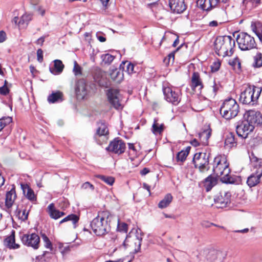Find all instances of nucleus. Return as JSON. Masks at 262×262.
Masks as SVG:
<instances>
[{"label":"nucleus","instance_id":"f257e3e1","mask_svg":"<svg viewBox=\"0 0 262 262\" xmlns=\"http://www.w3.org/2000/svg\"><path fill=\"white\" fill-rule=\"evenodd\" d=\"M213 170L214 173L220 177L224 183L232 184L235 182L234 178L229 174L230 169L225 155H219L214 158Z\"/></svg>","mask_w":262,"mask_h":262},{"label":"nucleus","instance_id":"f03ea898","mask_svg":"<svg viewBox=\"0 0 262 262\" xmlns=\"http://www.w3.org/2000/svg\"><path fill=\"white\" fill-rule=\"evenodd\" d=\"M235 41L230 36L217 37L214 42L215 52L223 57L230 56L233 53Z\"/></svg>","mask_w":262,"mask_h":262},{"label":"nucleus","instance_id":"7ed1b4c3","mask_svg":"<svg viewBox=\"0 0 262 262\" xmlns=\"http://www.w3.org/2000/svg\"><path fill=\"white\" fill-rule=\"evenodd\" d=\"M108 213L102 212L98 213L91 223V227L94 233L101 236L105 234L110 230V226L108 223Z\"/></svg>","mask_w":262,"mask_h":262},{"label":"nucleus","instance_id":"20e7f679","mask_svg":"<svg viewBox=\"0 0 262 262\" xmlns=\"http://www.w3.org/2000/svg\"><path fill=\"white\" fill-rule=\"evenodd\" d=\"M261 92V88L249 86L241 93L239 101L243 104L253 105L257 103Z\"/></svg>","mask_w":262,"mask_h":262},{"label":"nucleus","instance_id":"39448f33","mask_svg":"<svg viewBox=\"0 0 262 262\" xmlns=\"http://www.w3.org/2000/svg\"><path fill=\"white\" fill-rule=\"evenodd\" d=\"M239 112V106L232 98L225 100L220 108V113L226 119H230L236 117Z\"/></svg>","mask_w":262,"mask_h":262},{"label":"nucleus","instance_id":"423d86ee","mask_svg":"<svg viewBox=\"0 0 262 262\" xmlns=\"http://www.w3.org/2000/svg\"><path fill=\"white\" fill-rule=\"evenodd\" d=\"M236 41L239 48L243 51L252 49L256 46L254 38L246 33H239L236 37Z\"/></svg>","mask_w":262,"mask_h":262},{"label":"nucleus","instance_id":"0eeeda50","mask_svg":"<svg viewBox=\"0 0 262 262\" xmlns=\"http://www.w3.org/2000/svg\"><path fill=\"white\" fill-rule=\"evenodd\" d=\"M22 243L26 246L38 249L40 245V237L38 234L32 233L23 234L20 235Z\"/></svg>","mask_w":262,"mask_h":262},{"label":"nucleus","instance_id":"6e6552de","mask_svg":"<svg viewBox=\"0 0 262 262\" xmlns=\"http://www.w3.org/2000/svg\"><path fill=\"white\" fill-rule=\"evenodd\" d=\"M193 162L195 168H198L200 171L203 172L208 169L209 155L205 152L196 153L194 155Z\"/></svg>","mask_w":262,"mask_h":262},{"label":"nucleus","instance_id":"1a4fd4ad","mask_svg":"<svg viewBox=\"0 0 262 262\" xmlns=\"http://www.w3.org/2000/svg\"><path fill=\"white\" fill-rule=\"evenodd\" d=\"M165 99L174 105H177L181 100V91L179 89H172L170 87L163 88Z\"/></svg>","mask_w":262,"mask_h":262},{"label":"nucleus","instance_id":"9d476101","mask_svg":"<svg viewBox=\"0 0 262 262\" xmlns=\"http://www.w3.org/2000/svg\"><path fill=\"white\" fill-rule=\"evenodd\" d=\"M254 128L253 125L244 119V120L238 122L236 127V133L238 136L246 138Z\"/></svg>","mask_w":262,"mask_h":262},{"label":"nucleus","instance_id":"9b49d317","mask_svg":"<svg viewBox=\"0 0 262 262\" xmlns=\"http://www.w3.org/2000/svg\"><path fill=\"white\" fill-rule=\"evenodd\" d=\"M107 96L110 103L116 109L122 108L120 102L121 95L118 90L110 89L107 91Z\"/></svg>","mask_w":262,"mask_h":262},{"label":"nucleus","instance_id":"f8f14e48","mask_svg":"<svg viewBox=\"0 0 262 262\" xmlns=\"http://www.w3.org/2000/svg\"><path fill=\"white\" fill-rule=\"evenodd\" d=\"M244 119L254 127L255 125H259L262 123V116L261 113L255 110L247 111L245 115Z\"/></svg>","mask_w":262,"mask_h":262},{"label":"nucleus","instance_id":"ddd939ff","mask_svg":"<svg viewBox=\"0 0 262 262\" xmlns=\"http://www.w3.org/2000/svg\"><path fill=\"white\" fill-rule=\"evenodd\" d=\"M125 149V143L118 138L115 139L110 142L106 149L114 154H121L124 152Z\"/></svg>","mask_w":262,"mask_h":262},{"label":"nucleus","instance_id":"4468645a","mask_svg":"<svg viewBox=\"0 0 262 262\" xmlns=\"http://www.w3.org/2000/svg\"><path fill=\"white\" fill-rule=\"evenodd\" d=\"M88 92V86L85 80L83 79L78 80L75 86L77 98L79 100L83 99L87 95Z\"/></svg>","mask_w":262,"mask_h":262},{"label":"nucleus","instance_id":"2eb2a0df","mask_svg":"<svg viewBox=\"0 0 262 262\" xmlns=\"http://www.w3.org/2000/svg\"><path fill=\"white\" fill-rule=\"evenodd\" d=\"M169 5L174 13H181L186 9L184 0H169Z\"/></svg>","mask_w":262,"mask_h":262},{"label":"nucleus","instance_id":"dca6fc26","mask_svg":"<svg viewBox=\"0 0 262 262\" xmlns=\"http://www.w3.org/2000/svg\"><path fill=\"white\" fill-rule=\"evenodd\" d=\"M262 177V169L258 168L255 173L251 174L247 179V183L250 187L256 186L260 182Z\"/></svg>","mask_w":262,"mask_h":262},{"label":"nucleus","instance_id":"f3484780","mask_svg":"<svg viewBox=\"0 0 262 262\" xmlns=\"http://www.w3.org/2000/svg\"><path fill=\"white\" fill-rule=\"evenodd\" d=\"M230 194L229 192H224L220 193V195L215 199L217 207L219 208L225 207L230 202Z\"/></svg>","mask_w":262,"mask_h":262},{"label":"nucleus","instance_id":"a211bd4d","mask_svg":"<svg viewBox=\"0 0 262 262\" xmlns=\"http://www.w3.org/2000/svg\"><path fill=\"white\" fill-rule=\"evenodd\" d=\"M142 239L141 236L135 235L132 236L131 235H127L123 245L125 248H126L128 246H132V244L134 243L135 246L137 245L138 250H139L140 249Z\"/></svg>","mask_w":262,"mask_h":262},{"label":"nucleus","instance_id":"6ab92c4d","mask_svg":"<svg viewBox=\"0 0 262 262\" xmlns=\"http://www.w3.org/2000/svg\"><path fill=\"white\" fill-rule=\"evenodd\" d=\"M217 2V0H198L196 5L201 9L208 11L214 7Z\"/></svg>","mask_w":262,"mask_h":262},{"label":"nucleus","instance_id":"aec40b11","mask_svg":"<svg viewBox=\"0 0 262 262\" xmlns=\"http://www.w3.org/2000/svg\"><path fill=\"white\" fill-rule=\"evenodd\" d=\"M16 198L15 188L13 187L6 194L5 206L7 209L12 207Z\"/></svg>","mask_w":262,"mask_h":262},{"label":"nucleus","instance_id":"412c9836","mask_svg":"<svg viewBox=\"0 0 262 262\" xmlns=\"http://www.w3.org/2000/svg\"><path fill=\"white\" fill-rule=\"evenodd\" d=\"M223 253L216 250H210L207 255V259L210 262H221L223 258Z\"/></svg>","mask_w":262,"mask_h":262},{"label":"nucleus","instance_id":"4be33fe9","mask_svg":"<svg viewBox=\"0 0 262 262\" xmlns=\"http://www.w3.org/2000/svg\"><path fill=\"white\" fill-rule=\"evenodd\" d=\"M21 187L24 194L28 200L31 201H34L36 200V197L34 194V191L28 184H21Z\"/></svg>","mask_w":262,"mask_h":262},{"label":"nucleus","instance_id":"5701e85b","mask_svg":"<svg viewBox=\"0 0 262 262\" xmlns=\"http://www.w3.org/2000/svg\"><path fill=\"white\" fill-rule=\"evenodd\" d=\"M47 209L50 217L55 220H57L65 215L64 212L60 211L58 210L55 209L54 205L53 203L50 204L48 206Z\"/></svg>","mask_w":262,"mask_h":262},{"label":"nucleus","instance_id":"b1692460","mask_svg":"<svg viewBox=\"0 0 262 262\" xmlns=\"http://www.w3.org/2000/svg\"><path fill=\"white\" fill-rule=\"evenodd\" d=\"M191 86L193 90L196 88H199V90H201L203 87L200 75L197 72H194L192 75Z\"/></svg>","mask_w":262,"mask_h":262},{"label":"nucleus","instance_id":"393cba45","mask_svg":"<svg viewBox=\"0 0 262 262\" xmlns=\"http://www.w3.org/2000/svg\"><path fill=\"white\" fill-rule=\"evenodd\" d=\"M5 245L10 249H17L19 245L15 242V231L12 230L10 236H8L5 240Z\"/></svg>","mask_w":262,"mask_h":262},{"label":"nucleus","instance_id":"a878e982","mask_svg":"<svg viewBox=\"0 0 262 262\" xmlns=\"http://www.w3.org/2000/svg\"><path fill=\"white\" fill-rule=\"evenodd\" d=\"M217 179L212 176H209L206 178L204 181V186L206 191H210L212 188L216 185Z\"/></svg>","mask_w":262,"mask_h":262},{"label":"nucleus","instance_id":"bb28decb","mask_svg":"<svg viewBox=\"0 0 262 262\" xmlns=\"http://www.w3.org/2000/svg\"><path fill=\"white\" fill-rule=\"evenodd\" d=\"M63 100V94L60 91L53 92L48 97L50 103L61 102Z\"/></svg>","mask_w":262,"mask_h":262},{"label":"nucleus","instance_id":"cd10ccee","mask_svg":"<svg viewBox=\"0 0 262 262\" xmlns=\"http://www.w3.org/2000/svg\"><path fill=\"white\" fill-rule=\"evenodd\" d=\"M110 76L113 80L120 83L123 79V73L120 70L115 69L113 70L110 74Z\"/></svg>","mask_w":262,"mask_h":262},{"label":"nucleus","instance_id":"c85d7f7f","mask_svg":"<svg viewBox=\"0 0 262 262\" xmlns=\"http://www.w3.org/2000/svg\"><path fill=\"white\" fill-rule=\"evenodd\" d=\"M54 68L53 69L50 68V72L53 74L56 75L61 73L63 69L64 65L62 61L60 60H54Z\"/></svg>","mask_w":262,"mask_h":262},{"label":"nucleus","instance_id":"c756f323","mask_svg":"<svg viewBox=\"0 0 262 262\" xmlns=\"http://www.w3.org/2000/svg\"><path fill=\"white\" fill-rule=\"evenodd\" d=\"M98 128L96 132V135L99 136H105L108 134V130L107 125L102 122L98 123Z\"/></svg>","mask_w":262,"mask_h":262},{"label":"nucleus","instance_id":"7c9ffc66","mask_svg":"<svg viewBox=\"0 0 262 262\" xmlns=\"http://www.w3.org/2000/svg\"><path fill=\"white\" fill-rule=\"evenodd\" d=\"M253 31L256 33L259 39L262 43V24L256 22L251 25Z\"/></svg>","mask_w":262,"mask_h":262},{"label":"nucleus","instance_id":"2f4dec72","mask_svg":"<svg viewBox=\"0 0 262 262\" xmlns=\"http://www.w3.org/2000/svg\"><path fill=\"white\" fill-rule=\"evenodd\" d=\"M172 196L171 194H167L163 200H162L158 204V207L160 208L163 209L167 207L172 200Z\"/></svg>","mask_w":262,"mask_h":262},{"label":"nucleus","instance_id":"473e14b6","mask_svg":"<svg viewBox=\"0 0 262 262\" xmlns=\"http://www.w3.org/2000/svg\"><path fill=\"white\" fill-rule=\"evenodd\" d=\"M79 217L74 214H71L69 215H68L67 217L61 220L59 222V224H62L63 223L68 222V221H72V223L73 224V227L74 228H75L76 227V223L79 221Z\"/></svg>","mask_w":262,"mask_h":262},{"label":"nucleus","instance_id":"72a5a7b5","mask_svg":"<svg viewBox=\"0 0 262 262\" xmlns=\"http://www.w3.org/2000/svg\"><path fill=\"white\" fill-rule=\"evenodd\" d=\"M164 130V125L163 124H159L157 122V120L154 119V123L152 125V132L155 135L161 134Z\"/></svg>","mask_w":262,"mask_h":262},{"label":"nucleus","instance_id":"f704fd0d","mask_svg":"<svg viewBox=\"0 0 262 262\" xmlns=\"http://www.w3.org/2000/svg\"><path fill=\"white\" fill-rule=\"evenodd\" d=\"M120 68L124 69L125 71L128 74H132L134 73V65L127 61H123L120 66Z\"/></svg>","mask_w":262,"mask_h":262},{"label":"nucleus","instance_id":"c9c22d12","mask_svg":"<svg viewBox=\"0 0 262 262\" xmlns=\"http://www.w3.org/2000/svg\"><path fill=\"white\" fill-rule=\"evenodd\" d=\"M29 211V210L26 209L20 210L17 209L15 214L19 220L21 221H25L28 219Z\"/></svg>","mask_w":262,"mask_h":262},{"label":"nucleus","instance_id":"e433bc0d","mask_svg":"<svg viewBox=\"0 0 262 262\" xmlns=\"http://www.w3.org/2000/svg\"><path fill=\"white\" fill-rule=\"evenodd\" d=\"M210 136L211 130L210 129L205 130L199 134L200 140L204 144L207 143V141Z\"/></svg>","mask_w":262,"mask_h":262},{"label":"nucleus","instance_id":"4c0bfd02","mask_svg":"<svg viewBox=\"0 0 262 262\" xmlns=\"http://www.w3.org/2000/svg\"><path fill=\"white\" fill-rule=\"evenodd\" d=\"M32 16L30 14H24L20 18V20L18 22V25L22 27H26L29 22L31 20Z\"/></svg>","mask_w":262,"mask_h":262},{"label":"nucleus","instance_id":"58836bf2","mask_svg":"<svg viewBox=\"0 0 262 262\" xmlns=\"http://www.w3.org/2000/svg\"><path fill=\"white\" fill-rule=\"evenodd\" d=\"M252 66L254 68H260L262 66V54L257 53L253 57Z\"/></svg>","mask_w":262,"mask_h":262},{"label":"nucleus","instance_id":"ea45409f","mask_svg":"<svg viewBox=\"0 0 262 262\" xmlns=\"http://www.w3.org/2000/svg\"><path fill=\"white\" fill-rule=\"evenodd\" d=\"M235 143L234 135L231 133L228 134L225 141L226 146L231 147L234 146Z\"/></svg>","mask_w":262,"mask_h":262},{"label":"nucleus","instance_id":"a19ab883","mask_svg":"<svg viewBox=\"0 0 262 262\" xmlns=\"http://www.w3.org/2000/svg\"><path fill=\"white\" fill-rule=\"evenodd\" d=\"M108 185H112L114 183L115 179L113 177L110 176H105L103 175H97L96 176Z\"/></svg>","mask_w":262,"mask_h":262},{"label":"nucleus","instance_id":"79ce46f5","mask_svg":"<svg viewBox=\"0 0 262 262\" xmlns=\"http://www.w3.org/2000/svg\"><path fill=\"white\" fill-rule=\"evenodd\" d=\"M189 153V150L187 148L185 150H181L179 152L177 155L178 161L183 162L185 160Z\"/></svg>","mask_w":262,"mask_h":262},{"label":"nucleus","instance_id":"37998d69","mask_svg":"<svg viewBox=\"0 0 262 262\" xmlns=\"http://www.w3.org/2000/svg\"><path fill=\"white\" fill-rule=\"evenodd\" d=\"M101 58L102 59L103 62L105 64H110L114 60V59L115 58V56H113L110 54H106L102 55L101 56Z\"/></svg>","mask_w":262,"mask_h":262},{"label":"nucleus","instance_id":"c03bdc74","mask_svg":"<svg viewBox=\"0 0 262 262\" xmlns=\"http://www.w3.org/2000/svg\"><path fill=\"white\" fill-rule=\"evenodd\" d=\"M12 122V118L8 117L6 118H3L0 119V132L10 122Z\"/></svg>","mask_w":262,"mask_h":262},{"label":"nucleus","instance_id":"a18cd8bd","mask_svg":"<svg viewBox=\"0 0 262 262\" xmlns=\"http://www.w3.org/2000/svg\"><path fill=\"white\" fill-rule=\"evenodd\" d=\"M117 229L120 232L126 233L127 231V225L125 223L118 221Z\"/></svg>","mask_w":262,"mask_h":262},{"label":"nucleus","instance_id":"49530a36","mask_svg":"<svg viewBox=\"0 0 262 262\" xmlns=\"http://www.w3.org/2000/svg\"><path fill=\"white\" fill-rule=\"evenodd\" d=\"M42 239L45 243V246L47 248H49L51 250L52 249V245L49 238L43 234L42 235Z\"/></svg>","mask_w":262,"mask_h":262},{"label":"nucleus","instance_id":"de8ad7c7","mask_svg":"<svg viewBox=\"0 0 262 262\" xmlns=\"http://www.w3.org/2000/svg\"><path fill=\"white\" fill-rule=\"evenodd\" d=\"M229 63L234 68H241V63L238 58L236 57L232 60L229 61Z\"/></svg>","mask_w":262,"mask_h":262},{"label":"nucleus","instance_id":"09e8293b","mask_svg":"<svg viewBox=\"0 0 262 262\" xmlns=\"http://www.w3.org/2000/svg\"><path fill=\"white\" fill-rule=\"evenodd\" d=\"M73 72L76 75H80L81 74V67L78 64L76 61H74Z\"/></svg>","mask_w":262,"mask_h":262},{"label":"nucleus","instance_id":"8fccbe9b","mask_svg":"<svg viewBox=\"0 0 262 262\" xmlns=\"http://www.w3.org/2000/svg\"><path fill=\"white\" fill-rule=\"evenodd\" d=\"M221 63L220 61H214L211 65V70L213 72H216L219 70L220 68Z\"/></svg>","mask_w":262,"mask_h":262},{"label":"nucleus","instance_id":"3c124183","mask_svg":"<svg viewBox=\"0 0 262 262\" xmlns=\"http://www.w3.org/2000/svg\"><path fill=\"white\" fill-rule=\"evenodd\" d=\"M9 93V89L8 88L7 85H3L0 87V94L3 95H6Z\"/></svg>","mask_w":262,"mask_h":262},{"label":"nucleus","instance_id":"603ef678","mask_svg":"<svg viewBox=\"0 0 262 262\" xmlns=\"http://www.w3.org/2000/svg\"><path fill=\"white\" fill-rule=\"evenodd\" d=\"M37 56L38 61L40 62H42L43 60V51L41 49H39L37 50Z\"/></svg>","mask_w":262,"mask_h":262},{"label":"nucleus","instance_id":"864d4df0","mask_svg":"<svg viewBox=\"0 0 262 262\" xmlns=\"http://www.w3.org/2000/svg\"><path fill=\"white\" fill-rule=\"evenodd\" d=\"M81 187H82V188H83L84 189H86L89 188H90L92 190H94V186L92 184H91L90 183H89V182H85L84 183H83L82 184Z\"/></svg>","mask_w":262,"mask_h":262},{"label":"nucleus","instance_id":"5fc2aeb1","mask_svg":"<svg viewBox=\"0 0 262 262\" xmlns=\"http://www.w3.org/2000/svg\"><path fill=\"white\" fill-rule=\"evenodd\" d=\"M6 39V33L3 31H0V43H2L5 41Z\"/></svg>","mask_w":262,"mask_h":262},{"label":"nucleus","instance_id":"6e6d98bb","mask_svg":"<svg viewBox=\"0 0 262 262\" xmlns=\"http://www.w3.org/2000/svg\"><path fill=\"white\" fill-rule=\"evenodd\" d=\"M243 2H251L253 5L256 6L260 4V0H243Z\"/></svg>","mask_w":262,"mask_h":262},{"label":"nucleus","instance_id":"4d7b16f0","mask_svg":"<svg viewBox=\"0 0 262 262\" xmlns=\"http://www.w3.org/2000/svg\"><path fill=\"white\" fill-rule=\"evenodd\" d=\"M44 41H45V37H41L36 40V43L37 45H40V46H42L43 45V43Z\"/></svg>","mask_w":262,"mask_h":262},{"label":"nucleus","instance_id":"13d9d810","mask_svg":"<svg viewBox=\"0 0 262 262\" xmlns=\"http://www.w3.org/2000/svg\"><path fill=\"white\" fill-rule=\"evenodd\" d=\"M96 36L100 42H104L106 40V38L104 37L99 35V33H97Z\"/></svg>","mask_w":262,"mask_h":262},{"label":"nucleus","instance_id":"bf43d9fd","mask_svg":"<svg viewBox=\"0 0 262 262\" xmlns=\"http://www.w3.org/2000/svg\"><path fill=\"white\" fill-rule=\"evenodd\" d=\"M218 22L216 20H212L209 23V26L210 27H217L218 26Z\"/></svg>","mask_w":262,"mask_h":262},{"label":"nucleus","instance_id":"052dcab7","mask_svg":"<svg viewBox=\"0 0 262 262\" xmlns=\"http://www.w3.org/2000/svg\"><path fill=\"white\" fill-rule=\"evenodd\" d=\"M174 53L175 52H171L168 55L167 57L169 61H170V60H171L172 61H173L174 59Z\"/></svg>","mask_w":262,"mask_h":262},{"label":"nucleus","instance_id":"680f3d73","mask_svg":"<svg viewBox=\"0 0 262 262\" xmlns=\"http://www.w3.org/2000/svg\"><path fill=\"white\" fill-rule=\"evenodd\" d=\"M149 172V170L147 168H144L140 172L142 176H145Z\"/></svg>","mask_w":262,"mask_h":262},{"label":"nucleus","instance_id":"e2e57ef3","mask_svg":"<svg viewBox=\"0 0 262 262\" xmlns=\"http://www.w3.org/2000/svg\"><path fill=\"white\" fill-rule=\"evenodd\" d=\"M143 187L144 189H146L148 191L149 194L150 195V186H149L148 184H147L146 183H143Z\"/></svg>","mask_w":262,"mask_h":262},{"label":"nucleus","instance_id":"0e129e2a","mask_svg":"<svg viewBox=\"0 0 262 262\" xmlns=\"http://www.w3.org/2000/svg\"><path fill=\"white\" fill-rule=\"evenodd\" d=\"M248 231H249V229L248 228H245V229H243V230H235L234 232H237V233H245L248 232Z\"/></svg>","mask_w":262,"mask_h":262},{"label":"nucleus","instance_id":"69168bd1","mask_svg":"<svg viewBox=\"0 0 262 262\" xmlns=\"http://www.w3.org/2000/svg\"><path fill=\"white\" fill-rule=\"evenodd\" d=\"M5 181L4 177L1 174L0 176V187L4 185Z\"/></svg>","mask_w":262,"mask_h":262},{"label":"nucleus","instance_id":"338daca9","mask_svg":"<svg viewBox=\"0 0 262 262\" xmlns=\"http://www.w3.org/2000/svg\"><path fill=\"white\" fill-rule=\"evenodd\" d=\"M191 144L194 146H197L199 145V143L196 139H194L191 142Z\"/></svg>","mask_w":262,"mask_h":262},{"label":"nucleus","instance_id":"774afa93","mask_svg":"<svg viewBox=\"0 0 262 262\" xmlns=\"http://www.w3.org/2000/svg\"><path fill=\"white\" fill-rule=\"evenodd\" d=\"M38 11L41 16H43L45 13V10L41 8H39Z\"/></svg>","mask_w":262,"mask_h":262}]
</instances>
